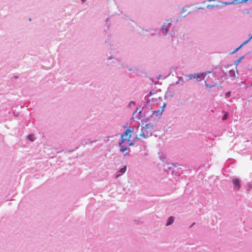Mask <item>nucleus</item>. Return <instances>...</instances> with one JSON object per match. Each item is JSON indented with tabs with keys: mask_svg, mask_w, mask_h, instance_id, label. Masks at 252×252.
<instances>
[{
	"mask_svg": "<svg viewBox=\"0 0 252 252\" xmlns=\"http://www.w3.org/2000/svg\"><path fill=\"white\" fill-rule=\"evenodd\" d=\"M132 131L130 129H127L126 132L122 135L121 137V141L120 143V145H121V151L124 152L127 150L128 148L126 146H124L122 144L125 143L126 141L127 142V143L130 141L129 138H130Z\"/></svg>",
	"mask_w": 252,
	"mask_h": 252,
	"instance_id": "f03ea898",
	"label": "nucleus"
},
{
	"mask_svg": "<svg viewBox=\"0 0 252 252\" xmlns=\"http://www.w3.org/2000/svg\"><path fill=\"white\" fill-rule=\"evenodd\" d=\"M230 94H231L230 92H227V93L225 94V95H226V97H229V96L230 95Z\"/></svg>",
	"mask_w": 252,
	"mask_h": 252,
	"instance_id": "f8f14e48",
	"label": "nucleus"
},
{
	"mask_svg": "<svg viewBox=\"0 0 252 252\" xmlns=\"http://www.w3.org/2000/svg\"><path fill=\"white\" fill-rule=\"evenodd\" d=\"M82 1H85L86 0H81Z\"/></svg>",
	"mask_w": 252,
	"mask_h": 252,
	"instance_id": "4468645a",
	"label": "nucleus"
},
{
	"mask_svg": "<svg viewBox=\"0 0 252 252\" xmlns=\"http://www.w3.org/2000/svg\"><path fill=\"white\" fill-rule=\"evenodd\" d=\"M202 75V74H194V75L190 74L189 75V78L191 79L193 78H196L198 80H200L201 77Z\"/></svg>",
	"mask_w": 252,
	"mask_h": 252,
	"instance_id": "39448f33",
	"label": "nucleus"
},
{
	"mask_svg": "<svg viewBox=\"0 0 252 252\" xmlns=\"http://www.w3.org/2000/svg\"><path fill=\"white\" fill-rule=\"evenodd\" d=\"M174 221V218L173 217H170L168 218L166 225L171 224Z\"/></svg>",
	"mask_w": 252,
	"mask_h": 252,
	"instance_id": "0eeeda50",
	"label": "nucleus"
},
{
	"mask_svg": "<svg viewBox=\"0 0 252 252\" xmlns=\"http://www.w3.org/2000/svg\"><path fill=\"white\" fill-rule=\"evenodd\" d=\"M227 117H228V113H225L224 114V115L223 116V117L222 118V120H226V119L227 118Z\"/></svg>",
	"mask_w": 252,
	"mask_h": 252,
	"instance_id": "9b49d317",
	"label": "nucleus"
},
{
	"mask_svg": "<svg viewBox=\"0 0 252 252\" xmlns=\"http://www.w3.org/2000/svg\"><path fill=\"white\" fill-rule=\"evenodd\" d=\"M170 23L167 22L165 23L162 26V30H163V32L164 33H166L168 31V29L170 27Z\"/></svg>",
	"mask_w": 252,
	"mask_h": 252,
	"instance_id": "7ed1b4c3",
	"label": "nucleus"
},
{
	"mask_svg": "<svg viewBox=\"0 0 252 252\" xmlns=\"http://www.w3.org/2000/svg\"><path fill=\"white\" fill-rule=\"evenodd\" d=\"M28 139L29 140H31V141H33L34 139V136L33 134H30L28 136Z\"/></svg>",
	"mask_w": 252,
	"mask_h": 252,
	"instance_id": "1a4fd4ad",
	"label": "nucleus"
},
{
	"mask_svg": "<svg viewBox=\"0 0 252 252\" xmlns=\"http://www.w3.org/2000/svg\"><path fill=\"white\" fill-rule=\"evenodd\" d=\"M251 86H252V85Z\"/></svg>",
	"mask_w": 252,
	"mask_h": 252,
	"instance_id": "2eb2a0df",
	"label": "nucleus"
},
{
	"mask_svg": "<svg viewBox=\"0 0 252 252\" xmlns=\"http://www.w3.org/2000/svg\"><path fill=\"white\" fill-rule=\"evenodd\" d=\"M252 38V35H251V36L250 37V38L246 40V41H245L243 44H242L239 47H238L237 48H236L234 51L232 52V53H235L237 50H238L239 49H240L244 45L247 44L251 39Z\"/></svg>",
	"mask_w": 252,
	"mask_h": 252,
	"instance_id": "423d86ee",
	"label": "nucleus"
},
{
	"mask_svg": "<svg viewBox=\"0 0 252 252\" xmlns=\"http://www.w3.org/2000/svg\"><path fill=\"white\" fill-rule=\"evenodd\" d=\"M248 0H235L236 2H237L238 3H242L246 2Z\"/></svg>",
	"mask_w": 252,
	"mask_h": 252,
	"instance_id": "9d476101",
	"label": "nucleus"
},
{
	"mask_svg": "<svg viewBox=\"0 0 252 252\" xmlns=\"http://www.w3.org/2000/svg\"><path fill=\"white\" fill-rule=\"evenodd\" d=\"M126 169H127L126 166H125L124 167L120 169L119 172L121 173V174H122L124 173L125 172H126Z\"/></svg>",
	"mask_w": 252,
	"mask_h": 252,
	"instance_id": "6e6552de",
	"label": "nucleus"
},
{
	"mask_svg": "<svg viewBox=\"0 0 252 252\" xmlns=\"http://www.w3.org/2000/svg\"><path fill=\"white\" fill-rule=\"evenodd\" d=\"M240 61H241V59H239L238 60H237V62H236V63H237H237H239V62H240Z\"/></svg>",
	"mask_w": 252,
	"mask_h": 252,
	"instance_id": "ddd939ff",
	"label": "nucleus"
},
{
	"mask_svg": "<svg viewBox=\"0 0 252 252\" xmlns=\"http://www.w3.org/2000/svg\"><path fill=\"white\" fill-rule=\"evenodd\" d=\"M156 124V122L149 123L144 126H142L141 132L139 133V136L138 137L137 135V138H147L151 136L152 135V130L154 129Z\"/></svg>",
	"mask_w": 252,
	"mask_h": 252,
	"instance_id": "f257e3e1",
	"label": "nucleus"
},
{
	"mask_svg": "<svg viewBox=\"0 0 252 252\" xmlns=\"http://www.w3.org/2000/svg\"><path fill=\"white\" fill-rule=\"evenodd\" d=\"M233 184L236 187L237 190L241 188L240 181L239 179H234Z\"/></svg>",
	"mask_w": 252,
	"mask_h": 252,
	"instance_id": "20e7f679",
	"label": "nucleus"
}]
</instances>
